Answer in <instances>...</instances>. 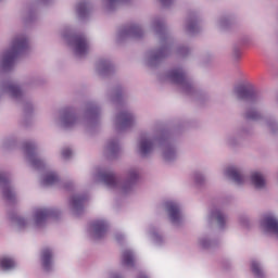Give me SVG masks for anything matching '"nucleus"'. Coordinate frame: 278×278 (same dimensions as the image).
<instances>
[{
  "label": "nucleus",
  "instance_id": "1",
  "mask_svg": "<svg viewBox=\"0 0 278 278\" xmlns=\"http://www.w3.org/2000/svg\"><path fill=\"white\" fill-rule=\"evenodd\" d=\"M27 46H28V41L25 37L16 38L13 41L12 50L7 52V54L4 55V61H3L4 66H10V64H13L14 59L17 56V53L21 50L25 49Z\"/></svg>",
  "mask_w": 278,
  "mask_h": 278
},
{
  "label": "nucleus",
  "instance_id": "4",
  "mask_svg": "<svg viewBox=\"0 0 278 278\" xmlns=\"http://www.w3.org/2000/svg\"><path fill=\"white\" fill-rule=\"evenodd\" d=\"M0 186L3 188V198L7 201H13L15 194L12 192L11 187L9 186V179L4 174L0 173Z\"/></svg>",
  "mask_w": 278,
  "mask_h": 278
},
{
  "label": "nucleus",
  "instance_id": "31",
  "mask_svg": "<svg viewBox=\"0 0 278 278\" xmlns=\"http://www.w3.org/2000/svg\"><path fill=\"white\" fill-rule=\"evenodd\" d=\"M108 1H110L111 3H113V2H116V1H124V0H108Z\"/></svg>",
  "mask_w": 278,
  "mask_h": 278
},
{
  "label": "nucleus",
  "instance_id": "6",
  "mask_svg": "<svg viewBox=\"0 0 278 278\" xmlns=\"http://www.w3.org/2000/svg\"><path fill=\"white\" fill-rule=\"evenodd\" d=\"M264 226L267 231H270L278 238V219L271 215L265 216Z\"/></svg>",
  "mask_w": 278,
  "mask_h": 278
},
{
  "label": "nucleus",
  "instance_id": "34",
  "mask_svg": "<svg viewBox=\"0 0 278 278\" xmlns=\"http://www.w3.org/2000/svg\"><path fill=\"white\" fill-rule=\"evenodd\" d=\"M131 178H136V174H131Z\"/></svg>",
  "mask_w": 278,
  "mask_h": 278
},
{
  "label": "nucleus",
  "instance_id": "15",
  "mask_svg": "<svg viewBox=\"0 0 278 278\" xmlns=\"http://www.w3.org/2000/svg\"><path fill=\"white\" fill-rule=\"evenodd\" d=\"M102 179L103 182L110 188H116L118 186V180L113 173H103Z\"/></svg>",
  "mask_w": 278,
  "mask_h": 278
},
{
  "label": "nucleus",
  "instance_id": "5",
  "mask_svg": "<svg viewBox=\"0 0 278 278\" xmlns=\"http://www.w3.org/2000/svg\"><path fill=\"white\" fill-rule=\"evenodd\" d=\"M236 94L238 99H243L244 101H255L256 99V93L245 87H238Z\"/></svg>",
  "mask_w": 278,
  "mask_h": 278
},
{
  "label": "nucleus",
  "instance_id": "19",
  "mask_svg": "<svg viewBox=\"0 0 278 278\" xmlns=\"http://www.w3.org/2000/svg\"><path fill=\"white\" fill-rule=\"evenodd\" d=\"M59 181V178L55 173H49L45 177L43 185L49 187V186H54Z\"/></svg>",
  "mask_w": 278,
  "mask_h": 278
},
{
  "label": "nucleus",
  "instance_id": "10",
  "mask_svg": "<svg viewBox=\"0 0 278 278\" xmlns=\"http://www.w3.org/2000/svg\"><path fill=\"white\" fill-rule=\"evenodd\" d=\"M153 149V141L146 137L141 138V143L139 144V151L143 157L149 155Z\"/></svg>",
  "mask_w": 278,
  "mask_h": 278
},
{
  "label": "nucleus",
  "instance_id": "2",
  "mask_svg": "<svg viewBox=\"0 0 278 278\" xmlns=\"http://www.w3.org/2000/svg\"><path fill=\"white\" fill-rule=\"evenodd\" d=\"M169 80H172L173 84H179L182 88H188L189 86L186 74L180 68L169 72Z\"/></svg>",
  "mask_w": 278,
  "mask_h": 278
},
{
  "label": "nucleus",
  "instance_id": "32",
  "mask_svg": "<svg viewBox=\"0 0 278 278\" xmlns=\"http://www.w3.org/2000/svg\"><path fill=\"white\" fill-rule=\"evenodd\" d=\"M112 151L116 149V146H111Z\"/></svg>",
  "mask_w": 278,
  "mask_h": 278
},
{
  "label": "nucleus",
  "instance_id": "7",
  "mask_svg": "<svg viewBox=\"0 0 278 278\" xmlns=\"http://www.w3.org/2000/svg\"><path fill=\"white\" fill-rule=\"evenodd\" d=\"M167 212H169V219H172V224H178L180 220L178 205L175 202H167Z\"/></svg>",
  "mask_w": 278,
  "mask_h": 278
},
{
  "label": "nucleus",
  "instance_id": "20",
  "mask_svg": "<svg viewBox=\"0 0 278 278\" xmlns=\"http://www.w3.org/2000/svg\"><path fill=\"white\" fill-rule=\"evenodd\" d=\"M85 197L76 195L72 199V205L75 211L81 210L84 206Z\"/></svg>",
  "mask_w": 278,
  "mask_h": 278
},
{
  "label": "nucleus",
  "instance_id": "8",
  "mask_svg": "<svg viewBox=\"0 0 278 278\" xmlns=\"http://www.w3.org/2000/svg\"><path fill=\"white\" fill-rule=\"evenodd\" d=\"M51 216V211L47 210V208H38L35 212V224L37 227L41 226L47 218H49Z\"/></svg>",
  "mask_w": 278,
  "mask_h": 278
},
{
  "label": "nucleus",
  "instance_id": "14",
  "mask_svg": "<svg viewBox=\"0 0 278 278\" xmlns=\"http://www.w3.org/2000/svg\"><path fill=\"white\" fill-rule=\"evenodd\" d=\"M251 182L256 189H263L266 185L264 176L257 172L251 175Z\"/></svg>",
  "mask_w": 278,
  "mask_h": 278
},
{
  "label": "nucleus",
  "instance_id": "33",
  "mask_svg": "<svg viewBox=\"0 0 278 278\" xmlns=\"http://www.w3.org/2000/svg\"><path fill=\"white\" fill-rule=\"evenodd\" d=\"M139 278H148L146 275H141L139 276Z\"/></svg>",
  "mask_w": 278,
  "mask_h": 278
},
{
  "label": "nucleus",
  "instance_id": "23",
  "mask_svg": "<svg viewBox=\"0 0 278 278\" xmlns=\"http://www.w3.org/2000/svg\"><path fill=\"white\" fill-rule=\"evenodd\" d=\"M248 121H258L260 114L254 110H249L245 114Z\"/></svg>",
  "mask_w": 278,
  "mask_h": 278
},
{
  "label": "nucleus",
  "instance_id": "13",
  "mask_svg": "<svg viewBox=\"0 0 278 278\" xmlns=\"http://www.w3.org/2000/svg\"><path fill=\"white\" fill-rule=\"evenodd\" d=\"M117 123L122 125V127H130L134 123V117L128 112H122L119 115H117Z\"/></svg>",
  "mask_w": 278,
  "mask_h": 278
},
{
  "label": "nucleus",
  "instance_id": "36",
  "mask_svg": "<svg viewBox=\"0 0 278 278\" xmlns=\"http://www.w3.org/2000/svg\"><path fill=\"white\" fill-rule=\"evenodd\" d=\"M160 56H161V54L156 55V58H160Z\"/></svg>",
  "mask_w": 278,
  "mask_h": 278
},
{
  "label": "nucleus",
  "instance_id": "16",
  "mask_svg": "<svg viewBox=\"0 0 278 278\" xmlns=\"http://www.w3.org/2000/svg\"><path fill=\"white\" fill-rule=\"evenodd\" d=\"M15 267V262L11 257L0 258V268L3 270H11Z\"/></svg>",
  "mask_w": 278,
  "mask_h": 278
},
{
  "label": "nucleus",
  "instance_id": "25",
  "mask_svg": "<svg viewBox=\"0 0 278 278\" xmlns=\"http://www.w3.org/2000/svg\"><path fill=\"white\" fill-rule=\"evenodd\" d=\"M10 92H11L12 97H20L21 89L16 85H11L10 86Z\"/></svg>",
  "mask_w": 278,
  "mask_h": 278
},
{
  "label": "nucleus",
  "instance_id": "12",
  "mask_svg": "<svg viewBox=\"0 0 278 278\" xmlns=\"http://www.w3.org/2000/svg\"><path fill=\"white\" fill-rule=\"evenodd\" d=\"M89 47L85 37L79 36L76 38V53L81 56L87 53Z\"/></svg>",
  "mask_w": 278,
  "mask_h": 278
},
{
  "label": "nucleus",
  "instance_id": "9",
  "mask_svg": "<svg viewBox=\"0 0 278 278\" xmlns=\"http://www.w3.org/2000/svg\"><path fill=\"white\" fill-rule=\"evenodd\" d=\"M93 229L96 239H101L105 236L108 231V225L104 220H97L93 224Z\"/></svg>",
  "mask_w": 278,
  "mask_h": 278
},
{
  "label": "nucleus",
  "instance_id": "24",
  "mask_svg": "<svg viewBox=\"0 0 278 278\" xmlns=\"http://www.w3.org/2000/svg\"><path fill=\"white\" fill-rule=\"evenodd\" d=\"M213 216H215V218L217 219V224H219V227L225 226V216L222 212L217 211L213 214Z\"/></svg>",
  "mask_w": 278,
  "mask_h": 278
},
{
  "label": "nucleus",
  "instance_id": "21",
  "mask_svg": "<svg viewBox=\"0 0 278 278\" xmlns=\"http://www.w3.org/2000/svg\"><path fill=\"white\" fill-rule=\"evenodd\" d=\"M124 33H126L128 35H132L134 37H140L142 35V29L138 25H132V26L126 28V30H124Z\"/></svg>",
  "mask_w": 278,
  "mask_h": 278
},
{
  "label": "nucleus",
  "instance_id": "27",
  "mask_svg": "<svg viewBox=\"0 0 278 278\" xmlns=\"http://www.w3.org/2000/svg\"><path fill=\"white\" fill-rule=\"evenodd\" d=\"M62 155H63L64 160H68V157H71V155H72V151L70 149H65V150H63Z\"/></svg>",
  "mask_w": 278,
  "mask_h": 278
},
{
  "label": "nucleus",
  "instance_id": "29",
  "mask_svg": "<svg viewBox=\"0 0 278 278\" xmlns=\"http://www.w3.org/2000/svg\"><path fill=\"white\" fill-rule=\"evenodd\" d=\"M173 2V0H161V3H163V5L167 7Z\"/></svg>",
  "mask_w": 278,
  "mask_h": 278
},
{
  "label": "nucleus",
  "instance_id": "28",
  "mask_svg": "<svg viewBox=\"0 0 278 278\" xmlns=\"http://www.w3.org/2000/svg\"><path fill=\"white\" fill-rule=\"evenodd\" d=\"M175 155V151L174 150H167L165 151V157L167 160H170V157H173Z\"/></svg>",
  "mask_w": 278,
  "mask_h": 278
},
{
  "label": "nucleus",
  "instance_id": "11",
  "mask_svg": "<svg viewBox=\"0 0 278 278\" xmlns=\"http://www.w3.org/2000/svg\"><path fill=\"white\" fill-rule=\"evenodd\" d=\"M226 175L233 180L237 185H242L244 181L243 176L236 167H228L226 170Z\"/></svg>",
  "mask_w": 278,
  "mask_h": 278
},
{
  "label": "nucleus",
  "instance_id": "22",
  "mask_svg": "<svg viewBox=\"0 0 278 278\" xmlns=\"http://www.w3.org/2000/svg\"><path fill=\"white\" fill-rule=\"evenodd\" d=\"M251 269L255 277L261 278L263 276V271H262L258 263L253 262L251 264Z\"/></svg>",
  "mask_w": 278,
  "mask_h": 278
},
{
  "label": "nucleus",
  "instance_id": "30",
  "mask_svg": "<svg viewBox=\"0 0 278 278\" xmlns=\"http://www.w3.org/2000/svg\"><path fill=\"white\" fill-rule=\"evenodd\" d=\"M24 224H25V219H24V218H18V225H20L21 227H23Z\"/></svg>",
  "mask_w": 278,
  "mask_h": 278
},
{
  "label": "nucleus",
  "instance_id": "26",
  "mask_svg": "<svg viewBox=\"0 0 278 278\" xmlns=\"http://www.w3.org/2000/svg\"><path fill=\"white\" fill-rule=\"evenodd\" d=\"M87 11H88V9H87L86 2H81L78 4V13L80 16H83Z\"/></svg>",
  "mask_w": 278,
  "mask_h": 278
},
{
  "label": "nucleus",
  "instance_id": "18",
  "mask_svg": "<svg viewBox=\"0 0 278 278\" xmlns=\"http://www.w3.org/2000/svg\"><path fill=\"white\" fill-rule=\"evenodd\" d=\"M51 258H52L51 251L49 249L43 250V252H42V265H43L46 270L50 269Z\"/></svg>",
  "mask_w": 278,
  "mask_h": 278
},
{
  "label": "nucleus",
  "instance_id": "3",
  "mask_svg": "<svg viewBox=\"0 0 278 278\" xmlns=\"http://www.w3.org/2000/svg\"><path fill=\"white\" fill-rule=\"evenodd\" d=\"M26 155H28L34 168H41L43 163L35 156V146L30 142L24 144Z\"/></svg>",
  "mask_w": 278,
  "mask_h": 278
},
{
  "label": "nucleus",
  "instance_id": "35",
  "mask_svg": "<svg viewBox=\"0 0 278 278\" xmlns=\"http://www.w3.org/2000/svg\"><path fill=\"white\" fill-rule=\"evenodd\" d=\"M193 29V27L192 26H189V30H192Z\"/></svg>",
  "mask_w": 278,
  "mask_h": 278
},
{
  "label": "nucleus",
  "instance_id": "17",
  "mask_svg": "<svg viewBox=\"0 0 278 278\" xmlns=\"http://www.w3.org/2000/svg\"><path fill=\"white\" fill-rule=\"evenodd\" d=\"M122 264L124 266H134V254L130 250H126L122 254Z\"/></svg>",
  "mask_w": 278,
  "mask_h": 278
}]
</instances>
